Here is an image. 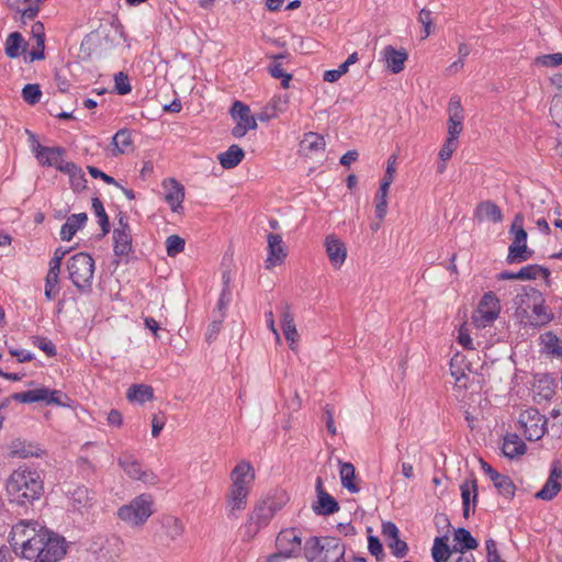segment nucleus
<instances>
[{"label": "nucleus", "mask_w": 562, "mask_h": 562, "mask_svg": "<svg viewBox=\"0 0 562 562\" xmlns=\"http://www.w3.org/2000/svg\"><path fill=\"white\" fill-rule=\"evenodd\" d=\"M514 317L524 328H540L554 318L543 294L532 286H521L513 299Z\"/></svg>", "instance_id": "1"}, {"label": "nucleus", "mask_w": 562, "mask_h": 562, "mask_svg": "<svg viewBox=\"0 0 562 562\" xmlns=\"http://www.w3.org/2000/svg\"><path fill=\"white\" fill-rule=\"evenodd\" d=\"M289 502L285 492H276L258 501L249 513L246 522L243 526V540H252L261 529L266 528L274 515Z\"/></svg>", "instance_id": "2"}, {"label": "nucleus", "mask_w": 562, "mask_h": 562, "mask_svg": "<svg viewBox=\"0 0 562 562\" xmlns=\"http://www.w3.org/2000/svg\"><path fill=\"white\" fill-rule=\"evenodd\" d=\"M345 553V544L335 537H310L304 543L307 562H341Z\"/></svg>", "instance_id": "3"}, {"label": "nucleus", "mask_w": 562, "mask_h": 562, "mask_svg": "<svg viewBox=\"0 0 562 562\" xmlns=\"http://www.w3.org/2000/svg\"><path fill=\"white\" fill-rule=\"evenodd\" d=\"M5 490L11 503L22 507L32 506L35 499V473L19 468L10 475Z\"/></svg>", "instance_id": "4"}, {"label": "nucleus", "mask_w": 562, "mask_h": 562, "mask_svg": "<svg viewBox=\"0 0 562 562\" xmlns=\"http://www.w3.org/2000/svg\"><path fill=\"white\" fill-rule=\"evenodd\" d=\"M154 497L143 493L117 508L116 517L131 528H140L154 514Z\"/></svg>", "instance_id": "5"}, {"label": "nucleus", "mask_w": 562, "mask_h": 562, "mask_svg": "<svg viewBox=\"0 0 562 562\" xmlns=\"http://www.w3.org/2000/svg\"><path fill=\"white\" fill-rule=\"evenodd\" d=\"M68 278L82 293L91 291L93 274H94V260L86 252H78L69 258L66 266Z\"/></svg>", "instance_id": "6"}, {"label": "nucleus", "mask_w": 562, "mask_h": 562, "mask_svg": "<svg viewBox=\"0 0 562 562\" xmlns=\"http://www.w3.org/2000/svg\"><path fill=\"white\" fill-rule=\"evenodd\" d=\"M67 550L65 537L45 527L37 530V562H59Z\"/></svg>", "instance_id": "7"}, {"label": "nucleus", "mask_w": 562, "mask_h": 562, "mask_svg": "<svg viewBox=\"0 0 562 562\" xmlns=\"http://www.w3.org/2000/svg\"><path fill=\"white\" fill-rule=\"evenodd\" d=\"M34 539L35 525L32 521L21 520L12 527L10 544L21 559L32 561L35 558Z\"/></svg>", "instance_id": "8"}, {"label": "nucleus", "mask_w": 562, "mask_h": 562, "mask_svg": "<svg viewBox=\"0 0 562 562\" xmlns=\"http://www.w3.org/2000/svg\"><path fill=\"white\" fill-rule=\"evenodd\" d=\"M501 302L494 292L483 294L476 310L472 315V322L476 328L491 326L501 314Z\"/></svg>", "instance_id": "9"}, {"label": "nucleus", "mask_w": 562, "mask_h": 562, "mask_svg": "<svg viewBox=\"0 0 562 562\" xmlns=\"http://www.w3.org/2000/svg\"><path fill=\"white\" fill-rule=\"evenodd\" d=\"M524 215L518 213L515 215L509 228V234L513 236V243L508 249V262H521L527 260V232L524 228Z\"/></svg>", "instance_id": "10"}, {"label": "nucleus", "mask_w": 562, "mask_h": 562, "mask_svg": "<svg viewBox=\"0 0 562 562\" xmlns=\"http://www.w3.org/2000/svg\"><path fill=\"white\" fill-rule=\"evenodd\" d=\"M518 424L526 439L530 441L541 439L547 430V420L536 408L522 411L519 415Z\"/></svg>", "instance_id": "11"}, {"label": "nucleus", "mask_w": 562, "mask_h": 562, "mask_svg": "<svg viewBox=\"0 0 562 562\" xmlns=\"http://www.w3.org/2000/svg\"><path fill=\"white\" fill-rule=\"evenodd\" d=\"M117 461L130 479L142 481L146 485H156L159 482L158 476L153 471L143 469L140 461L132 453L123 452Z\"/></svg>", "instance_id": "12"}, {"label": "nucleus", "mask_w": 562, "mask_h": 562, "mask_svg": "<svg viewBox=\"0 0 562 562\" xmlns=\"http://www.w3.org/2000/svg\"><path fill=\"white\" fill-rule=\"evenodd\" d=\"M276 547L288 559L299 558L304 551L302 532L297 528L282 529L277 536Z\"/></svg>", "instance_id": "13"}, {"label": "nucleus", "mask_w": 562, "mask_h": 562, "mask_svg": "<svg viewBox=\"0 0 562 562\" xmlns=\"http://www.w3.org/2000/svg\"><path fill=\"white\" fill-rule=\"evenodd\" d=\"M231 114L236 125L232 134L236 138L244 137L248 131L257 128V119L251 114L248 105L240 101H235L231 109Z\"/></svg>", "instance_id": "14"}, {"label": "nucleus", "mask_w": 562, "mask_h": 562, "mask_svg": "<svg viewBox=\"0 0 562 562\" xmlns=\"http://www.w3.org/2000/svg\"><path fill=\"white\" fill-rule=\"evenodd\" d=\"M256 474L255 469L249 461L238 462L229 474L231 485L228 487L251 492Z\"/></svg>", "instance_id": "15"}, {"label": "nucleus", "mask_w": 562, "mask_h": 562, "mask_svg": "<svg viewBox=\"0 0 562 562\" xmlns=\"http://www.w3.org/2000/svg\"><path fill=\"white\" fill-rule=\"evenodd\" d=\"M448 139L458 140L463 130L464 111L461 105V99L458 95L450 98L448 103Z\"/></svg>", "instance_id": "16"}, {"label": "nucleus", "mask_w": 562, "mask_h": 562, "mask_svg": "<svg viewBox=\"0 0 562 562\" xmlns=\"http://www.w3.org/2000/svg\"><path fill=\"white\" fill-rule=\"evenodd\" d=\"M268 243V254L267 259L265 261L266 269L270 270L277 266H280L284 262L288 251L286 247L283 243L282 236L279 234H268L267 235Z\"/></svg>", "instance_id": "17"}, {"label": "nucleus", "mask_w": 562, "mask_h": 562, "mask_svg": "<svg viewBox=\"0 0 562 562\" xmlns=\"http://www.w3.org/2000/svg\"><path fill=\"white\" fill-rule=\"evenodd\" d=\"M65 155L64 147H48L37 143V161L44 166L54 167L61 172V168L69 162L65 160Z\"/></svg>", "instance_id": "18"}, {"label": "nucleus", "mask_w": 562, "mask_h": 562, "mask_svg": "<svg viewBox=\"0 0 562 562\" xmlns=\"http://www.w3.org/2000/svg\"><path fill=\"white\" fill-rule=\"evenodd\" d=\"M250 493L228 487L225 496V510L229 519H237L247 508Z\"/></svg>", "instance_id": "19"}, {"label": "nucleus", "mask_w": 562, "mask_h": 562, "mask_svg": "<svg viewBox=\"0 0 562 562\" xmlns=\"http://www.w3.org/2000/svg\"><path fill=\"white\" fill-rule=\"evenodd\" d=\"M562 487V468L558 461L551 467L550 475L540 491L536 493V497L542 501H551L554 498Z\"/></svg>", "instance_id": "20"}, {"label": "nucleus", "mask_w": 562, "mask_h": 562, "mask_svg": "<svg viewBox=\"0 0 562 562\" xmlns=\"http://www.w3.org/2000/svg\"><path fill=\"white\" fill-rule=\"evenodd\" d=\"M280 312V323L283 330V335L289 342V347L292 350L296 349L297 341L300 339V335L297 333L294 315L291 312V307L288 303H283L279 306Z\"/></svg>", "instance_id": "21"}, {"label": "nucleus", "mask_w": 562, "mask_h": 562, "mask_svg": "<svg viewBox=\"0 0 562 562\" xmlns=\"http://www.w3.org/2000/svg\"><path fill=\"white\" fill-rule=\"evenodd\" d=\"M162 188L165 190V201L175 213L182 210V203L184 200V188L183 186L173 178L165 179L162 181Z\"/></svg>", "instance_id": "22"}, {"label": "nucleus", "mask_w": 562, "mask_h": 562, "mask_svg": "<svg viewBox=\"0 0 562 562\" xmlns=\"http://www.w3.org/2000/svg\"><path fill=\"white\" fill-rule=\"evenodd\" d=\"M70 493V505L74 510L80 514L89 513L95 505V494L88 487L81 485L75 487Z\"/></svg>", "instance_id": "23"}, {"label": "nucleus", "mask_w": 562, "mask_h": 562, "mask_svg": "<svg viewBox=\"0 0 562 562\" xmlns=\"http://www.w3.org/2000/svg\"><path fill=\"white\" fill-rule=\"evenodd\" d=\"M324 247L326 255L335 269H340L347 258V248L342 240L335 235L325 238Z\"/></svg>", "instance_id": "24"}, {"label": "nucleus", "mask_w": 562, "mask_h": 562, "mask_svg": "<svg viewBox=\"0 0 562 562\" xmlns=\"http://www.w3.org/2000/svg\"><path fill=\"white\" fill-rule=\"evenodd\" d=\"M114 254L119 257L127 256L132 251V235L126 222L121 218L113 232Z\"/></svg>", "instance_id": "25"}, {"label": "nucleus", "mask_w": 562, "mask_h": 562, "mask_svg": "<svg viewBox=\"0 0 562 562\" xmlns=\"http://www.w3.org/2000/svg\"><path fill=\"white\" fill-rule=\"evenodd\" d=\"M317 502L313 505V510L317 515L328 516L339 510L337 501L323 488L322 479L316 481Z\"/></svg>", "instance_id": "26"}, {"label": "nucleus", "mask_w": 562, "mask_h": 562, "mask_svg": "<svg viewBox=\"0 0 562 562\" xmlns=\"http://www.w3.org/2000/svg\"><path fill=\"white\" fill-rule=\"evenodd\" d=\"M382 58L385 61L386 68L392 74H400L405 66V61L408 55L404 48L396 49L391 45H387L381 52Z\"/></svg>", "instance_id": "27"}, {"label": "nucleus", "mask_w": 562, "mask_h": 562, "mask_svg": "<svg viewBox=\"0 0 562 562\" xmlns=\"http://www.w3.org/2000/svg\"><path fill=\"white\" fill-rule=\"evenodd\" d=\"M474 218L482 222L501 223L503 221V212L493 201L486 200L480 202L473 212Z\"/></svg>", "instance_id": "28"}, {"label": "nucleus", "mask_w": 562, "mask_h": 562, "mask_svg": "<svg viewBox=\"0 0 562 562\" xmlns=\"http://www.w3.org/2000/svg\"><path fill=\"white\" fill-rule=\"evenodd\" d=\"M37 402L59 407H71L70 397L59 390H50L45 386L37 387Z\"/></svg>", "instance_id": "29"}, {"label": "nucleus", "mask_w": 562, "mask_h": 562, "mask_svg": "<svg viewBox=\"0 0 562 562\" xmlns=\"http://www.w3.org/2000/svg\"><path fill=\"white\" fill-rule=\"evenodd\" d=\"M60 268H57V259L49 260L48 272L45 278V296L47 300H55L60 292L59 284Z\"/></svg>", "instance_id": "30"}, {"label": "nucleus", "mask_w": 562, "mask_h": 562, "mask_svg": "<svg viewBox=\"0 0 562 562\" xmlns=\"http://www.w3.org/2000/svg\"><path fill=\"white\" fill-rule=\"evenodd\" d=\"M461 497H462V507H463V516L468 518L471 513L475 509L476 498H477V486L476 481L469 480L461 484Z\"/></svg>", "instance_id": "31"}, {"label": "nucleus", "mask_w": 562, "mask_h": 562, "mask_svg": "<svg viewBox=\"0 0 562 562\" xmlns=\"http://www.w3.org/2000/svg\"><path fill=\"white\" fill-rule=\"evenodd\" d=\"M535 398L538 403L549 401L555 393V383L549 375H539L533 383Z\"/></svg>", "instance_id": "32"}, {"label": "nucleus", "mask_w": 562, "mask_h": 562, "mask_svg": "<svg viewBox=\"0 0 562 562\" xmlns=\"http://www.w3.org/2000/svg\"><path fill=\"white\" fill-rule=\"evenodd\" d=\"M133 146L132 134L128 130L122 128L117 131L112 137L111 146L109 149L110 156L116 157L125 154Z\"/></svg>", "instance_id": "33"}, {"label": "nucleus", "mask_w": 562, "mask_h": 562, "mask_svg": "<svg viewBox=\"0 0 562 562\" xmlns=\"http://www.w3.org/2000/svg\"><path fill=\"white\" fill-rule=\"evenodd\" d=\"M87 220L88 216L86 213L70 215L60 228V238L69 241L75 234L86 225Z\"/></svg>", "instance_id": "34"}, {"label": "nucleus", "mask_w": 562, "mask_h": 562, "mask_svg": "<svg viewBox=\"0 0 562 562\" xmlns=\"http://www.w3.org/2000/svg\"><path fill=\"white\" fill-rule=\"evenodd\" d=\"M453 552L463 553L465 550H474L477 548V540L465 528H458L453 533Z\"/></svg>", "instance_id": "35"}, {"label": "nucleus", "mask_w": 562, "mask_h": 562, "mask_svg": "<svg viewBox=\"0 0 562 562\" xmlns=\"http://www.w3.org/2000/svg\"><path fill=\"white\" fill-rule=\"evenodd\" d=\"M502 451L505 457L514 459L525 453L526 445L516 434L505 436Z\"/></svg>", "instance_id": "36"}, {"label": "nucleus", "mask_w": 562, "mask_h": 562, "mask_svg": "<svg viewBox=\"0 0 562 562\" xmlns=\"http://www.w3.org/2000/svg\"><path fill=\"white\" fill-rule=\"evenodd\" d=\"M245 153L238 145H231L227 150L218 154L217 159L224 169L235 168L244 158Z\"/></svg>", "instance_id": "37"}, {"label": "nucleus", "mask_w": 562, "mask_h": 562, "mask_svg": "<svg viewBox=\"0 0 562 562\" xmlns=\"http://www.w3.org/2000/svg\"><path fill=\"white\" fill-rule=\"evenodd\" d=\"M126 398L130 402L144 404L154 398V390L146 384H133L126 391Z\"/></svg>", "instance_id": "38"}, {"label": "nucleus", "mask_w": 562, "mask_h": 562, "mask_svg": "<svg viewBox=\"0 0 562 562\" xmlns=\"http://www.w3.org/2000/svg\"><path fill=\"white\" fill-rule=\"evenodd\" d=\"M341 485L350 493H358L360 487L356 483V469L350 462L339 461Z\"/></svg>", "instance_id": "39"}, {"label": "nucleus", "mask_w": 562, "mask_h": 562, "mask_svg": "<svg viewBox=\"0 0 562 562\" xmlns=\"http://www.w3.org/2000/svg\"><path fill=\"white\" fill-rule=\"evenodd\" d=\"M161 526H162L165 536L172 541L181 538L184 532L183 522L178 517H175V516L162 517Z\"/></svg>", "instance_id": "40"}, {"label": "nucleus", "mask_w": 562, "mask_h": 562, "mask_svg": "<svg viewBox=\"0 0 562 562\" xmlns=\"http://www.w3.org/2000/svg\"><path fill=\"white\" fill-rule=\"evenodd\" d=\"M61 172L66 173L69 177L71 188L75 191H81L86 188L87 179L82 169L76 164L69 161L67 165L61 168Z\"/></svg>", "instance_id": "41"}, {"label": "nucleus", "mask_w": 562, "mask_h": 562, "mask_svg": "<svg viewBox=\"0 0 562 562\" xmlns=\"http://www.w3.org/2000/svg\"><path fill=\"white\" fill-rule=\"evenodd\" d=\"M26 42L19 32L11 33L5 41V54L10 58H16L25 52Z\"/></svg>", "instance_id": "42"}, {"label": "nucleus", "mask_w": 562, "mask_h": 562, "mask_svg": "<svg viewBox=\"0 0 562 562\" xmlns=\"http://www.w3.org/2000/svg\"><path fill=\"white\" fill-rule=\"evenodd\" d=\"M543 350L554 357H562V340L552 331L540 336Z\"/></svg>", "instance_id": "43"}, {"label": "nucleus", "mask_w": 562, "mask_h": 562, "mask_svg": "<svg viewBox=\"0 0 562 562\" xmlns=\"http://www.w3.org/2000/svg\"><path fill=\"white\" fill-rule=\"evenodd\" d=\"M325 145L324 137L313 132L306 133L301 142L302 149L307 154L324 150Z\"/></svg>", "instance_id": "44"}, {"label": "nucleus", "mask_w": 562, "mask_h": 562, "mask_svg": "<svg viewBox=\"0 0 562 562\" xmlns=\"http://www.w3.org/2000/svg\"><path fill=\"white\" fill-rule=\"evenodd\" d=\"M10 9L21 14L23 21L33 19L35 16V8L33 0H8Z\"/></svg>", "instance_id": "45"}, {"label": "nucleus", "mask_w": 562, "mask_h": 562, "mask_svg": "<svg viewBox=\"0 0 562 562\" xmlns=\"http://www.w3.org/2000/svg\"><path fill=\"white\" fill-rule=\"evenodd\" d=\"M452 551L453 548L450 549L441 538H436L431 549V557L435 562H447Z\"/></svg>", "instance_id": "46"}, {"label": "nucleus", "mask_w": 562, "mask_h": 562, "mask_svg": "<svg viewBox=\"0 0 562 562\" xmlns=\"http://www.w3.org/2000/svg\"><path fill=\"white\" fill-rule=\"evenodd\" d=\"M10 454L12 457H16V458H21V459L32 457L34 454L33 446H32V443H26L25 441H23L21 439H15L11 442Z\"/></svg>", "instance_id": "47"}, {"label": "nucleus", "mask_w": 562, "mask_h": 562, "mask_svg": "<svg viewBox=\"0 0 562 562\" xmlns=\"http://www.w3.org/2000/svg\"><path fill=\"white\" fill-rule=\"evenodd\" d=\"M493 484L497 488L498 493L506 498L514 497L516 486L508 476L502 474L497 480L493 482Z\"/></svg>", "instance_id": "48"}, {"label": "nucleus", "mask_w": 562, "mask_h": 562, "mask_svg": "<svg viewBox=\"0 0 562 562\" xmlns=\"http://www.w3.org/2000/svg\"><path fill=\"white\" fill-rule=\"evenodd\" d=\"M536 66L555 68L562 65V53L539 55L533 59Z\"/></svg>", "instance_id": "49"}, {"label": "nucleus", "mask_w": 562, "mask_h": 562, "mask_svg": "<svg viewBox=\"0 0 562 562\" xmlns=\"http://www.w3.org/2000/svg\"><path fill=\"white\" fill-rule=\"evenodd\" d=\"M186 241L179 235H170L166 239V251L169 257H176L184 250Z\"/></svg>", "instance_id": "50"}, {"label": "nucleus", "mask_w": 562, "mask_h": 562, "mask_svg": "<svg viewBox=\"0 0 562 562\" xmlns=\"http://www.w3.org/2000/svg\"><path fill=\"white\" fill-rule=\"evenodd\" d=\"M92 209L94 211L95 216L98 217V222L102 228L103 234L109 233V231H110L109 217L105 213L102 202L98 198L92 200Z\"/></svg>", "instance_id": "51"}, {"label": "nucleus", "mask_w": 562, "mask_h": 562, "mask_svg": "<svg viewBox=\"0 0 562 562\" xmlns=\"http://www.w3.org/2000/svg\"><path fill=\"white\" fill-rule=\"evenodd\" d=\"M270 111L278 117L288 110L289 98L286 94L274 95L267 104Z\"/></svg>", "instance_id": "52"}, {"label": "nucleus", "mask_w": 562, "mask_h": 562, "mask_svg": "<svg viewBox=\"0 0 562 562\" xmlns=\"http://www.w3.org/2000/svg\"><path fill=\"white\" fill-rule=\"evenodd\" d=\"M550 116L558 127H562V95L555 94L550 104Z\"/></svg>", "instance_id": "53"}, {"label": "nucleus", "mask_w": 562, "mask_h": 562, "mask_svg": "<svg viewBox=\"0 0 562 562\" xmlns=\"http://www.w3.org/2000/svg\"><path fill=\"white\" fill-rule=\"evenodd\" d=\"M115 90L119 94L125 95L132 91L128 76L122 71L114 76Z\"/></svg>", "instance_id": "54"}, {"label": "nucleus", "mask_w": 562, "mask_h": 562, "mask_svg": "<svg viewBox=\"0 0 562 562\" xmlns=\"http://www.w3.org/2000/svg\"><path fill=\"white\" fill-rule=\"evenodd\" d=\"M375 217L383 221L387 213V196L376 193L374 199Z\"/></svg>", "instance_id": "55"}, {"label": "nucleus", "mask_w": 562, "mask_h": 562, "mask_svg": "<svg viewBox=\"0 0 562 562\" xmlns=\"http://www.w3.org/2000/svg\"><path fill=\"white\" fill-rule=\"evenodd\" d=\"M457 361H458L457 358H452L451 359V362H450L451 375L454 376L456 383L460 387H465L467 386L468 374L465 373V371L463 369H460V368L456 367Z\"/></svg>", "instance_id": "56"}, {"label": "nucleus", "mask_w": 562, "mask_h": 562, "mask_svg": "<svg viewBox=\"0 0 562 562\" xmlns=\"http://www.w3.org/2000/svg\"><path fill=\"white\" fill-rule=\"evenodd\" d=\"M418 22L424 26L423 38H427L431 33L432 18L431 12L427 9H422L418 15Z\"/></svg>", "instance_id": "57"}, {"label": "nucleus", "mask_w": 562, "mask_h": 562, "mask_svg": "<svg viewBox=\"0 0 562 562\" xmlns=\"http://www.w3.org/2000/svg\"><path fill=\"white\" fill-rule=\"evenodd\" d=\"M486 562H504L498 553L496 541L487 539L485 541Z\"/></svg>", "instance_id": "58"}, {"label": "nucleus", "mask_w": 562, "mask_h": 562, "mask_svg": "<svg viewBox=\"0 0 562 562\" xmlns=\"http://www.w3.org/2000/svg\"><path fill=\"white\" fill-rule=\"evenodd\" d=\"M458 144V140L447 138L441 149L439 150V158L442 161L449 160L452 157L453 153L456 151Z\"/></svg>", "instance_id": "59"}, {"label": "nucleus", "mask_w": 562, "mask_h": 562, "mask_svg": "<svg viewBox=\"0 0 562 562\" xmlns=\"http://www.w3.org/2000/svg\"><path fill=\"white\" fill-rule=\"evenodd\" d=\"M368 550L372 555L376 558V560H381L384 557L383 546L379 538L375 536H369Z\"/></svg>", "instance_id": "60"}, {"label": "nucleus", "mask_w": 562, "mask_h": 562, "mask_svg": "<svg viewBox=\"0 0 562 562\" xmlns=\"http://www.w3.org/2000/svg\"><path fill=\"white\" fill-rule=\"evenodd\" d=\"M269 72L273 78L282 79L283 88L289 87V82H290L292 76L290 74H286L280 64H276V65L271 66L269 69Z\"/></svg>", "instance_id": "61"}, {"label": "nucleus", "mask_w": 562, "mask_h": 562, "mask_svg": "<svg viewBox=\"0 0 562 562\" xmlns=\"http://www.w3.org/2000/svg\"><path fill=\"white\" fill-rule=\"evenodd\" d=\"M541 268L536 265H528L518 271L519 280H533L539 276Z\"/></svg>", "instance_id": "62"}, {"label": "nucleus", "mask_w": 562, "mask_h": 562, "mask_svg": "<svg viewBox=\"0 0 562 562\" xmlns=\"http://www.w3.org/2000/svg\"><path fill=\"white\" fill-rule=\"evenodd\" d=\"M348 70L346 69V65H339L336 69L326 70L323 75V79L326 82H336L344 76Z\"/></svg>", "instance_id": "63"}, {"label": "nucleus", "mask_w": 562, "mask_h": 562, "mask_svg": "<svg viewBox=\"0 0 562 562\" xmlns=\"http://www.w3.org/2000/svg\"><path fill=\"white\" fill-rule=\"evenodd\" d=\"M9 352L12 357H15L19 362L31 361L33 359L31 351L15 347L13 345L9 346Z\"/></svg>", "instance_id": "64"}]
</instances>
